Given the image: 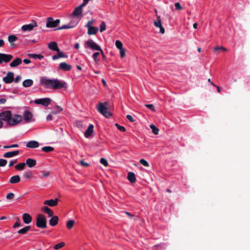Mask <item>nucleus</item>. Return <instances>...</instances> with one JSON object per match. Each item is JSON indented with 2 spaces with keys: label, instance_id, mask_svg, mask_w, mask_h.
I'll list each match as a JSON object with an SVG mask.
<instances>
[{
  "label": "nucleus",
  "instance_id": "1",
  "mask_svg": "<svg viewBox=\"0 0 250 250\" xmlns=\"http://www.w3.org/2000/svg\"><path fill=\"white\" fill-rule=\"evenodd\" d=\"M41 83L45 87L51 88L53 89H59L67 87L66 83L63 81L57 79H49L47 78H42L41 79Z\"/></svg>",
  "mask_w": 250,
  "mask_h": 250
},
{
  "label": "nucleus",
  "instance_id": "2",
  "mask_svg": "<svg viewBox=\"0 0 250 250\" xmlns=\"http://www.w3.org/2000/svg\"><path fill=\"white\" fill-rule=\"evenodd\" d=\"M0 120L5 121L7 124L11 126L18 125L22 121V116L19 115H15L12 117V112L10 110L3 111L0 113Z\"/></svg>",
  "mask_w": 250,
  "mask_h": 250
},
{
  "label": "nucleus",
  "instance_id": "3",
  "mask_svg": "<svg viewBox=\"0 0 250 250\" xmlns=\"http://www.w3.org/2000/svg\"><path fill=\"white\" fill-rule=\"evenodd\" d=\"M36 225L39 228L45 229L47 227V220L44 215L39 214L36 217Z\"/></svg>",
  "mask_w": 250,
  "mask_h": 250
},
{
  "label": "nucleus",
  "instance_id": "4",
  "mask_svg": "<svg viewBox=\"0 0 250 250\" xmlns=\"http://www.w3.org/2000/svg\"><path fill=\"white\" fill-rule=\"evenodd\" d=\"M104 104H107V103H104ZM97 109L99 112L106 118H109L112 115V114L108 110L107 107L103 103H99L97 106Z\"/></svg>",
  "mask_w": 250,
  "mask_h": 250
},
{
  "label": "nucleus",
  "instance_id": "5",
  "mask_svg": "<svg viewBox=\"0 0 250 250\" xmlns=\"http://www.w3.org/2000/svg\"><path fill=\"white\" fill-rule=\"evenodd\" d=\"M60 20L57 19L54 21L53 18L49 17L47 18L46 21V26L47 28H55L57 27L59 24L60 23Z\"/></svg>",
  "mask_w": 250,
  "mask_h": 250
},
{
  "label": "nucleus",
  "instance_id": "6",
  "mask_svg": "<svg viewBox=\"0 0 250 250\" xmlns=\"http://www.w3.org/2000/svg\"><path fill=\"white\" fill-rule=\"evenodd\" d=\"M37 22L33 20L31 23L22 25L21 27V30L24 32L31 31L33 29L34 27H37Z\"/></svg>",
  "mask_w": 250,
  "mask_h": 250
},
{
  "label": "nucleus",
  "instance_id": "7",
  "mask_svg": "<svg viewBox=\"0 0 250 250\" xmlns=\"http://www.w3.org/2000/svg\"><path fill=\"white\" fill-rule=\"evenodd\" d=\"M51 100L49 98H45L35 100L34 103L36 104H42L44 106H47L51 103Z\"/></svg>",
  "mask_w": 250,
  "mask_h": 250
},
{
  "label": "nucleus",
  "instance_id": "8",
  "mask_svg": "<svg viewBox=\"0 0 250 250\" xmlns=\"http://www.w3.org/2000/svg\"><path fill=\"white\" fill-rule=\"evenodd\" d=\"M86 44L88 47L94 50L99 51L101 50V47L95 42L92 40L89 39L86 42Z\"/></svg>",
  "mask_w": 250,
  "mask_h": 250
},
{
  "label": "nucleus",
  "instance_id": "9",
  "mask_svg": "<svg viewBox=\"0 0 250 250\" xmlns=\"http://www.w3.org/2000/svg\"><path fill=\"white\" fill-rule=\"evenodd\" d=\"M14 73L13 72H7L6 76L2 79L3 81L6 83H10L14 80Z\"/></svg>",
  "mask_w": 250,
  "mask_h": 250
},
{
  "label": "nucleus",
  "instance_id": "10",
  "mask_svg": "<svg viewBox=\"0 0 250 250\" xmlns=\"http://www.w3.org/2000/svg\"><path fill=\"white\" fill-rule=\"evenodd\" d=\"M13 58V56L9 54L0 53V63L3 62H8Z\"/></svg>",
  "mask_w": 250,
  "mask_h": 250
},
{
  "label": "nucleus",
  "instance_id": "11",
  "mask_svg": "<svg viewBox=\"0 0 250 250\" xmlns=\"http://www.w3.org/2000/svg\"><path fill=\"white\" fill-rule=\"evenodd\" d=\"M72 68L71 65L65 62H62L60 63L59 69L64 71H70Z\"/></svg>",
  "mask_w": 250,
  "mask_h": 250
},
{
  "label": "nucleus",
  "instance_id": "12",
  "mask_svg": "<svg viewBox=\"0 0 250 250\" xmlns=\"http://www.w3.org/2000/svg\"><path fill=\"white\" fill-rule=\"evenodd\" d=\"M59 199L58 198H56L55 199H50L45 200L43 204L44 205H47L50 207H55L58 204Z\"/></svg>",
  "mask_w": 250,
  "mask_h": 250
},
{
  "label": "nucleus",
  "instance_id": "13",
  "mask_svg": "<svg viewBox=\"0 0 250 250\" xmlns=\"http://www.w3.org/2000/svg\"><path fill=\"white\" fill-rule=\"evenodd\" d=\"M23 119L26 123H29L31 121L33 117L32 113L28 111L25 110L23 113Z\"/></svg>",
  "mask_w": 250,
  "mask_h": 250
},
{
  "label": "nucleus",
  "instance_id": "14",
  "mask_svg": "<svg viewBox=\"0 0 250 250\" xmlns=\"http://www.w3.org/2000/svg\"><path fill=\"white\" fill-rule=\"evenodd\" d=\"M154 25L157 27L160 28V32L161 34H164L165 33V28L162 26L161 21L160 20V16L158 17V20L155 21L154 22Z\"/></svg>",
  "mask_w": 250,
  "mask_h": 250
},
{
  "label": "nucleus",
  "instance_id": "15",
  "mask_svg": "<svg viewBox=\"0 0 250 250\" xmlns=\"http://www.w3.org/2000/svg\"><path fill=\"white\" fill-rule=\"evenodd\" d=\"M83 10L79 9L78 7H76L72 13L71 14V16L74 18H79L80 16H82Z\"/></svg>",
  "mask_w": 250,
  "mask_h": 250
},
{
  "label": "nucleus",
  "instance_id": "16",
  "mask_svg": "<svg viewBox=\"0 0 250 250\" xmlns=\"http://www.w3.org/2000/svg\"><path fill=\"white\" fill-rule=\"evenodd\" d=\"M22 219L24 223L26 224L30 223L32 220L31 216L27 213H25L23 214Z\"/></svg>",
  "mask_w": 250,
  "mask_h": 250
},
{
  "label": "nucleus",
  "instance_id": "17",
  "mask_svg": "<svg viewBox=\"0 0 250 250\" xmlns=\"http://www.w3.org/2000/svg\"><path fill=\"white\" fill-rule=\"evenodd\" d=\"M20 153V151L17 150L13 151H9L6 152L3 154V157L5 158H11L15 156L18 155Z\"/></svg>",
  "mask_w": 250,
  "mask_h": 250
},
{
  "label": "nucleus",
  "instance_id": "18",
  "mask_svg": "<svg viewBox=\"0 0 250 250\" xmlns=\"http://www.w3.org/2000/svg\"><path fill=\"white\" fill-rule=\"evenodd\" d=\"M51 218L49 220V225L51 226L57 225L59 222V217L57 216H51Z\"/></svg>",
  "mask_w": 250,
  "mask_h": 250
},
{
  "label": "nucleus",
  "instance_id": "19",
  "mask_svg": "<svg viewBox=\"0 0 250 250\" xmlns=\"http://www.w3.org/2000/svg\"><path fill=\"white\" fill-rule=\"evenodd\" d=\"M26 146L27 147L35 148L39 147V143L36 141H31L28 142Z\"/></svg>",
  "mask_w": 250,
  "mask_h": 250
},
{
  "label": "nucleus",
  "instance_id": "20",
  "mask_svg": "<svg viewBox=\"0 0 250 250\" xmlns=\"http://www.w3.org/2000/svg\"><path fill=\"white\" fill-rule=\"evenodd\" d=\"M21 62L22 60L19 58H17L10 63V66L11 67H15L21 64Z\"/></svg>",
  "mask_w": 250,
  "mask_h": 250
},
{
  "label": "nucleus",
  "instance_id": "21",
  "mask_svg": "<svg viewBox=\"0 0 250 250\" xmlns=\"http://www.w3.org/2000/svg\"><path fill=\"white\" fill-rule=\"evenodd\" d=\"M37 164V162L35 160L28 158L26 161L25 165H27L29 167H33Z\"/></svg>",
  "mask_w": 250,
  "mask_h": 250
},
{
  "label": "nucleus",
  "instance_id": "22",
  "mask_svg": "<svg viewBox=\"0 0 250 250\" xmlns=\"http://www.w3.org/2000/svg\"><path fill=\"white\" fill-rule=\"evenodd\" d=\"M48 48L51 50H53L55 51H59V48L58 46V44L56 42H50L48 44Z\"/></svg>",
  "mask_w": 250,
  "mask_h": 250
},
{
  "label": "nucleus",
  "instance_id": "23",
  "mask_svg": "<svg viewBox=\"0 0 250 250\" xmlns=\"http://www.w3.org/2000/svg\"><path fill=\"white\" fill-rule=\"evenodd\" d=\"M94 125L92 124L90 125L87 128L84 133V136L86 138H88L92 133L93 131Z\"/></svg>",
  "mask_w": 250,
  "mask_h": 250
},
{
  "label": "nucleus",
  "instance_id": "24",
  "mask_svg": "<svg viewBox=\"0 0 250 250\" xmlns=\"http://www.w3.org/2000/svg\"><path fill=\"white\" fill-rule=\"evenodd\" d=\"M42 211H44L46 213H47L49 217L53 216L54 215L53 211L49 208L47 206L43 207L42 209Z\"/></svg>",
  "mask_w": 250,
  "mask_h": 250
},
{
  "label": "nucleus",
  "instance_id": "25",
  "mask_svg": "<svg viewBox=\"0 0 250 250\" xmlns=\"http://www.w3.org/2000/svg\"><path fill=\"white\" fill-rule=\"evenodd\" d=\"M127 179L132 184L135 183L136 179L135 174L132 172H129L127 174Z\"/></svg>",
  "mask_w": 250,
  "mask_h": 250
},
{
  "label": "nucleus",
  "instance_id": "26",
  "mask_svg": "<svg viewBox=\"0 0 250 250\" xmlns=\"http://www.w3.org/2000/svg\"><path fill=\"white\" fill-rule=\"evenodd\" d=\"M17 40V37L14 35H11L8 37V42L11 43V45L13 47L16 46V44L13 43V42L16 41Z\"/></svg>",
  "mask_w": 250,
  "mask_h": 250
},
{
  "label": "nucleus",
  "instance_id": "27",
  "mask_svg": "<svg viewBox=\"0 0 250 250\" xmlns=\"http://www.w3.org/2000/svg\"><path fill=\"white\" fill-rule=\"evenodd\" d=\"M99 29L97 27H91L88 28L87 34L89 35H95L98 31Z\"/></svg>",
  "mask_w": 250,
  "mask_h": 250
},
{
  "label": "nucleus",
  "instance_id": "28",
  "mask_svg": "<svg viewBox=\"0 0 250 250\" xmlns=\"http://www.w3.org/2000/svg\"><path fill=\"white\" fill-rule=\"evenodd\" d=\"M21 181V178L19 175H15L11 177L10 179L9 182L11 184H16Z\"/></svg>",
  "mask_w": 250,
  "mask_h": 250
},
{
  "label": "nucleus",
  "instance_id": "29",
  "mask_svg": "<svg viewBox=\"0 0 250 250\" xmlns=\"http://www.w3.org/2000/svg\"><path fill=\"white\" fill-rule=\"evenodd\" d=\"M77 22H75L74 24H73V25H70L69 23L68 24H67V25H62V26L61 27H59L58 28L56 29L55 30H62V29H64L72 28L75 27L77 25Z\"/></svg>",
  "mask_w": 250,
  "mask_h": 250
},
{
  "label": "nucleus",
  "instance_id": "30",
  "mask_svg": "<svg viewBox=\"0 0 250 250\" xmlns=\"http://www.w3.org/2000/svg\"><path fill=\"white\" fill-rule=\"evenodd\" d=\"M33 81L31 79H26L22 82V85L25 87H28L32 85Z\"/></svg>",
  "mask_w": 250,
  "mask_h": 250
},
{
  "label": "nucleus",
  "instance_id": "31",
  "mask_svg": "<svg viewBox=\"0 0 250 250\" xmlns=\"http://www.w3.org/2000/svg\"><path fill=\"white\" fill-rule=\"evenodd\" d=\"M30 228L31 227L30 226H26L24 228L20 229L18 231V233L19 234H25L30 230Z\"/></svg>",
  "mask_w": 250,
  "mask_h": 250
},
{
  "label": "nucleus",
  "instance_id": "32",
  "mask_svg": "<svg viewBox=\"0 0 250 250\" xmlns=\"http://www.w3.org/2000/svg\"><path fill=\"white\" fill-rule=\"evenodd\" d=\"M25 163H21L15 166V168L17 170H22L25 168Z\"/></svg>",
  "mask_w": 250,
  "mask_h": 250
},
{
  "label": "nucleus",
  "instance_id": "33",
  "mask_svg": "<svg viewBox=\"0 0 250 250\" xmlns=\"http://www.w3.org/2000/svg\"><path fill=\"white\" fill-rule=\"evenodd\" d=\"M28 56L30 58L38 59L39 60H42L43 58V56L41 54H29Z\"/></svg>",
  "mask_w": 250,
  "mask_h": 250
},
{
  "label": "nucleus",
  "instance_id": "34",
  "mask_svg": "<svg viewBox=\"0 0 250 250\" xmlns=\"http://www.w3.org/2000/svg\"><path fill=\"white\" fill-rule=\"evenodd\" d=\"M75 224V222L73 220H69L66 223V227L68 229H71Z\"/></svg>",
  "mask_w": 250,
  "mask_h": 250
},
{
  "label": "nucleus",
  "instance_id": "35",
  "mask_svg": "<svg viewBox=\"0 0 250 250\" xmlns=\"http://www.w3.org/2000/svg\"><path fill=\"white\" fill-rule=\"evenodd\" d=\"M150 127L152 129V131L155 135H157L159 133V129L153 124L150 125Z\"/></svg>",
  "mask_w": 250,
  "mask_h": 250
},
{
  "label": "nucleus",
  "instance_id": "36",
  "mask_svg": "<svg viewBox=\"0 0 250 250\" xmlns=\"http://www.w3.org/2000/svg\"><path fill=\"white\" fill-rule=\"evenodd\" d=\"M42 150L46 152H52L54 150V148L50 146H46L42 147Z\"/></svg>",
  "mask_w": 250,
  "mask_h": 250
},
{
  "label": "nucleus",
  "instance_id": "37",
  "mask_svg": "<svg viewBox=\"0 0 250 250\" xmlns=\"http://www.w3.org/2000/svg\"><path fill=\"white\" fill-rule=\"evenodd\" d=\"M63 110V108L60 106H56V109L52 111V113L57 114Z\"/></svg>",
  "mask_w": 250,
  "mask_h": 250
},
{
  "label": "nucleus",
  "instance_id": "38",
  "mask_svg": "<svg viewBox=\"0 0 250 250\" xmlns=\"http://www.w3.org/2000/svg\"><path fill=\"white\" fill-rule=\"evenodd\" d=\"M23 177L26 179H30L32 177V174L30 171H25L23 173Z\"/></svg>",
  "mask_w": 250,
  "mask_h": 250
},
{
  "label": "nucleus",
  "instance_id": "39",
  "mask_svg": "<svg viewBox=\"0 0 250 250\" xmlns=\"http://www.w3.org/2000/svg\"><path fill=\"white\" fill-rule=\"evenodd\" d=\"M65 245L64 242H61L59 244H58L54 246V249L55 250H59L62 248Z\"/></svg>",
  "mask_w": 250,
  "mask_h": 250
},
{
  "label": "nucleus",
  "instance_id": "40",
  "mask_svg": "<svg viewBox=\"0 0 250 250\" xmlns=\"http://www.w3.org/2000/svg\"><path fill=\"white\" fill-rule=\"evenodd\" d=\"M100 31L101 32H103L106 29V25L104 21H102L100 24Z\"/></svg>",
  "mask_w": 250,
  "mask_h": 250
},
{
  "label": "nucleus",
  "instance_id": "41",
  "mask_svg": "<svg viewBox=\"0 0 250 250\" xmlns=\"http://www.w3.org/2000/svg\"><path fill=\"white\" fill-rule=\"evenodd\" d=\"M115 45L116 47L119 49L123 48V43L120 41L117 40L116 41Z\"/></svg>",
  "mask_w": 250,
  "mask_h": 250
},
{
  "label": "nucleus",
  "instance_id": "42",
  "mask_svg": "<svg viewBox=\"0 0 250 250\" xmlns=\"http://www.w3.org/2000/svg\"><path fill=\"white\" fill-rule=\"evenodd\" d=\"M115 125L118 129L122 132H125L126 130V129L124 126L120 125L118 123H116Z\"/></svg>",
  "mask_w": 250,
  "mask_h": 250
},
{
  "label": "nucleus",
  "instance_id": "43",
  "mask_svg": "<svg viewBox=\"0 0 250 250\" xmlns=\"http://www.w3.org/2000/svg\"><path fill=\"white\" fill-rule=\"evenodd\" d=\"M140 163L145 167H148L149 166L148 163L145 159H142L139 161Z\"/></svg>",
  "mask_w": 250,
  "mask_h": 250
},
{
  "label": "nucleus",
  "instance_id": "44",
  "mask_svg": "<svg viewBox=\"0 0 250 250\" xmlns=\"http://www.w3.org/2000/svg\"><path fill=\"white\" fill-rule=\"evenodd\" d=\"M100 163L102 165H103L104 166L107 167L108 166V164L107 161L105 159L102 158L100 159Z\"/></svg>",
  "mask_w": 250,
  "mask_h": 250
},
{
  "label": "nucleus",
  "instance_id": "45",
  "mask_svg": "<svg viewBox=\"0 0 250 250\" xmlns=\"http://www.w3.org/2000/svg\"><path fill=\"white\" fill-rule=\"evenodd\" d=\"M95 22V20H92L91 21H89L87 22V24L85 25V27H87V28H89V27H92V25L94 23V22Z\"/></svg>",
  "mask_w": 250,
  "mask_h": 250
},
{
  "label": "nucleus",
  "instance_id": "46",
  "mask_svg": "<svg viewBox=\"0 0 250 250\" xmlns=\"http://www.w3.org/2000/svg\"><path fill=\"white\" fill-rule=\"evenodd\" d=\"M7 161L5 159H0V167H4L6 165Z\"/></svg>",
  "mask_w": 250,
  "mask_h": 250
},
{
  "label": "nucleus",
  "instance_id": "47",
  "mask_svg": "<svg viewBox=\"0 0 250 250\" xmlns=\"http://www.w3.org/2000/svg\"><path fill=\"white\" fill-rule=\"evenodd\" d=\"M58 52L57 55L59 58H66L67 56L65 55L63 52H61L59 49V51H57Z\"/></svg>",
  "mask_w": 250,
  "mask_h": 250
},
{
  "label": "nucleus",
  "instance_id": "48",
  "mask_svg": "<svg viewBox=\"0 0 250 250\" xmlns=\"http://www.w3.org/2000/svg\"><path fill=\"white\" fill-rule=\"evenodd\" d=\"M19 147V145L18 144H13V145H10V146H3V148H6V149L11 148H14V147Z\"/></svg>",
  "mask_w": 250,
  "mask_h": 250
},
{
  "label": "nucleus",
  "instance_id": "49",
  "mask_svg": "<svg viewBox=\"0 0 250 250\" xmlns=\"http://www.w3.org/2000/svg\"><path fill=\"white\" fill-rule=\"evenodd\" d=\"M214 51L217 50H223L224 51H227V49L224 47L223 46H216L214 48Z\"/></svg>",
  "mask_w": 250,
  "mask_h": 250
},
{
  "label": "nucleus",
  "instance_id": "50",
  "mask_svg": "<svg viewBox=\"0 0 250 250\" xmlns=\"http://www.w3.org/2000/svg\"><path fill=\"white\" fill-rule=\"evenodd\" d=\"M80 20V19H78L77 18L73 17V19L71 21L69 24H70V25H73V24H74L75 22H77V25L78 23H79Z\"/></svg>",
  "mask_w": 250,
  "mask_h": 250
},
{
  "label": "nucleus",
  "instance_id": "51",
  "mask_svg": "<svg viewBox=\"0 0 250 250\" xmlns=\"http://www.w3.org/2000/svg\"><path fill=\"white\" fill-rule=\"evenodd\" d=\"M15 195L13 193H9L7 194L6 198L7 200H12L14 198Z\"/></svg>",
  "mask_w": 250,
  "mask_h": 250
},
{
  "label": "nucleus",
  "instance_id": "52",
  "mask_svg": "<svg viewBox=\"0 0 250 250\" xmlns=\"http://www.w3.org/2000/svg\"><path fill=\"white\" fill-rule=\"evenodd\" d=\"M99 55L100 53L98 52H95L93 54V58L96 62H97L98 61L97 58Z\"/></svg>",
  "mask_w": 250,
  "mask_h": 250
},
{
  "label": "nucleus",
  "instance_id": "53",
  "mask_svg": "<svg viewBox=\"0 0 250 250\" xmlns=\"http://www.w3.org/2000/svg\"><path fill=\"white\" fill-rule=\"evenodd\" d=\"M41 173L42 174V176L44 178L48 177L50 175V172L47 171H42Z\"/></svg>",
  "mask_w": 250,
  "mask_h": 250
},
{
  "label": "nucleus",
  "instance_id": "54",
  "mask_svg": "<svg viewBox=\"0 0 250 250\" xmlns=\"http://www.w3.org/2000/svg\"><path fill=\"white\" fill-rule=\"evenodd\" d=\"M175 9L177 10H181L183 9V7L181 6L180 3L178 2H176L175 4Z\"/></svg>",
  "mask_w": 250,
  "mask_h": 250
},
{
  "label": "nucleus",
  "instance_id": "55",
  "mask_svg": "<svg viewBox=\"0 0 250 250\" xmlns=\"http://www.w3.org/2000/svg\"><path fill=\"white\" fill-rule=\"evenodd\" d=\"M145 106L151 110L154 111H155V108L153 104H145Z\"/></svg>",
  "mask_w": 250,
  "mask_h": 250
},
{
  "label": "nucleus",
  "instance_id": "56",
  "mask_svg": "<svg viewBox=\"0 0 250 250\" xmlns=\"http://www.w3.org/2000/svg\"><path fill=\"white\" fill-rule=\"evenodd\" d=\"M21 226V222L19 218H17V221L15 223L13 226L14 228H16Z\"/></svg>",
  "mask_w": 250,
  "mask_h": 250
},
{
  "label": "nucleus",
  "instance_id": "57",
  "mask_svg": "<svg viewBox=\"0 0 250 250\" xmlns=\"http://www.w3.org/2000/svg\"><path fill=\"white\" fill-rule=\"evenodd\" d=\"M120 54L121 58H124L125 56V50L123 48L120 49Z\"/></svg>",
  "mask_w": 250,
  "mask_h": 250
},
{
  "label": "nucleus",
  "instance_id": "58",
  "mask_svg": "<svg viewBox=\"0 0 250 250\" xmlns=\"http://www.w3.org/2000/svg\"><path fill=\"white\" fill-rule=\"evenodd\" d=\"M80 164L81 165H82L84 167H87L89 166V164L85 162L83 160L80 161Z\"/></svg>",
  "mask_w": 250,
  "mask_h": 250
},
{
  "label": "nucleus",
  "instance_id": "59",
  "mask_svg": "<svg viewBox=\"0 0 250 250\" xmlns=\"http://www.w3.org/2000/svg\"><path fill=\"white\" fill-rule=\"evenodd\" d=\"M17 162V159L13 160L10 161L9 162V167H12Z\"/></svg>",
  "mask_w": 250,
  "mask_h": 250
},
{
  "label": "nucleus",
  "instance_id": "60",
  "mask_svg": "<svg viewBox=\"0 0 250 250\" xmlns=\"http://www.w3.org/2000/svg\"><path fill=\"white\" fill-rule=\"evenodd\" d=\"M126 118L131 122H134L135 121V119L130 115H127L126 116Z\"/></svg>",
  "mask_w": 250,
  "mask_h": 250
},
{
  "label": "nucleus",
  "instance_id": "61",
  "mask_svg": "<svg viewBox=\"0 0 250 250\" xmlns=\"http://www.w3.org/2000/svg\"><path fill=\"white\" fill-rule=\"evenodd\" d=\"M21 77L20 75H18L15 78V79H14V81L16 83H18L21 80Z\"/></svg>",
  "mask_w": 250,
  "mask_h": 250
},
{
  "label": "nucleus",
  "instance_id": "62",
  "mask_svg": "<svg viewBox=\"0 0 250 250\" xmlns=\"http://www.w3.org/2000/svg\"><path fill=\"white\" fill-rule=\"evenodd\" d=\"M87 3L84 2L83 1V3L82 4H81L80 5H79V6H78L79 9H81V10H83V7L86 6L87 5Z\"/></svg>",
  "mask_w": 250,
  "mask_h": 250
},
{
  "label": "nucleus",
  "instance_id": "63",
  "mask_svg": "<svg viewBox=\"0 0 250 250\" xmlns=\"http://www.w3.org/2000/svg\"><path fill=\"white\" fill-rule=\"evenodd\" d=\"M6 102V99L4 98H1L0 99V104H3Z\"/></svg>",
  "mask_w": 250,
  "mask_h": 250
},
{
  "label": "nucleus",
  "instance_id": "64",
  "mask_svg": "<svg viewBox=\"0 0 250 250\" xmlns=\"http://www.w3.org/2000/svg\"><path fill=\"white\" fill-rule=\"evenodd\" d=\"M23 61L26 64H29L31 62L30 60L29 59H24Z\"/></svg>",
  "mask_w": 250,
  "mask_h": 250
}]
</instances>
